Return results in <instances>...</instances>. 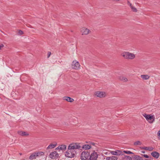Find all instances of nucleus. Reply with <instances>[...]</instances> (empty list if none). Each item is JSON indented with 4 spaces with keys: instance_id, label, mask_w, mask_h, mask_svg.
Wrapping results in <instances>:
<instances>
[{
    "instance_id": "6e6552de",
    "label": "nucleus",
    "mask_w": 160,
    "mask_h": 160,
    "mask_svg": "<svg viewBox=\"0 0 160 160\" xmlns=\"http://www.w3.org/2000/svg\"><path fill=\"white\" fill-rule=\"evenodd\" d=\"M95 94L97 97H99L100 98L104 97H105L106 96L105 92H103L97 91L95 92Z\"/></svg>"
},
{
    "instance_id": "dca6fc26",
    "label": "nucleus",
    "mask_w": 160,
    "mask_h": 160,
    "mask_svg": "<svg viewBox=\"0 0 160 160\" xmlns=\"http://www.w3.org/2000/svg\"><path fill=\"white\" fill-rule=\"evenodd\" d=\"M63 100L70 102H72L74 101V99L73 98L68 97H64Z\"/></svg>"
},
{
    "instance_id": "cd10ccee",
    "label": "nucleus",
    "mask_w": 160,
    "mask_h": 160,
    "mask_svg": "<svg viewBox=\"0 0 160 160\" xmlns=\"http://www.w3.org/2000/svg\"><path fill=\"white\" fill-rule=\"evenodd\" d=\"M127 160H132V157H131L130 156L126 155Z\"/></svg>"
},
{
    "instance_id": "aec40b11",
    "label": "nucleus",
    "mask_w": 160,
    "mask_h": 160,
    "mask_svg": "<svg viewBox=\"0 0 160 160\" xmlns=\"http://www.w3.org/2000/svg\"><path fill=\"white\" fill-rule=\"evenodd\" d=\"M56 145H57L56 143L55 144H50L48 146V147L46 149L48 150L49 149L53 148L56 146Z\"/></svg>"
},
{
    "instance_id": "2eb2a0df",
    "label": "nucleus",
    "mask_w": 160,
    "mask_h": 160,
    "mask_svg": "<svg viewBox=\"0 0 160 160\" xmlns=\"http://www.w3.org/2000/svg\"><path fill=\"white\" fill-rule=\"evenodd\" d=\"M133 160H143L142 158L138 155H134L132 156Z\"/></svg>"
},
{
    "instance_id": "423d86ee",
    "label": "nucleus",
    "mask_w": 160,
    "mask_h": 160,
    "mask_svg": "<svg viewBox=\"0 0 160 160\" xmlns=\"http://www.w3.org/2000/svg\"><path fill=\"white\" fill-rule=\"evenodd\" d=\"M98 157V155L97 152L94 151L91 155H90L89 160H96Z\"/></svg>"
},
{
    "instance_id": "e433bc0d",
    "label": "nucleus",
    "mask_w": 160,
    "mask_h": 160,
    "mask_svg": "<svg viewBox=\"0 0 160 160\" xmlns=\"http://www.w3.org/2000/svg\"><path fill=\"white\" fill-rule=\"evenodd\" d=\"M142 153H145V151H142Z\"/></svg>"
},
{
    "instance_id": "6ab92c4d",
    "label": "nucleus",
    "mask_w": 160,
    "mask_h": 160,
    "mask_svg": "<svg viewBox=\"0 0 160 160\" xmlns=\"http://www.w3.org/2000/svg\"><path fill=\"white\" fill-rule=\"evenodd\" d=\"M142 148L149 151H151L153 149V148L152 147H144Z\"/></svg>"
},
{
    "instance_id": "9d476101",
    "label": "nucleus",
    "mask_w": 160,
    "mask_h": 160,
    "mask_svg": "<svg viewBox=\"0 0 160 160\" xmlns=\"http://www.w3.org/2000/svg\"><path fill=\"white\" fill-rule=\"evenodd\" d=\"M81 32L82 33V34L87 35L89 33L90 31L89 29L85 28H83L81 30Z\"/></svg>"
},
{
    "instance_id": "20e7f679",
    "label": "nucleus",
    "mask_w": 160,
    "mask_h": 160,
    "mask_svg": "<svg viewBox=\"0 0 160 160\" xmlns=\"http://www.w3.org/2000/svg\"><path fill=\"white\" fill-rule=\"evenodd\" d=\"M76 154V151H72L68 149L65 153V155L67 157L72 158L74 157Z\"/></svg>"
},
{
    "instance_id": "72a5a7b5",
    "label": "nucleus",
    "mask_w": 160,
    "mask_h": 160,
    "mask_svg": "<svg viewBox=\"0 0 160 160\" xmlns=\"http://www.w3.org/2000/svg\"><path fill=\"white\" fill-rule=\"evenodd\" d=\"M90 145H92L93 146H94L95 144V143H94V142H91L90 143Z\"/></svg>"
},
{
    "instance_id": "a878e982",
    "label": "nucleus",
    "mask_w": 160,
    "mask_h": 160,
    "mask_svg": "<svg viewBox=\"0 0 160 160\" xmlns=\"http://www.w3.org/2000/svg\"><path fill=\"white\" fill-rule=\"evenodd\" d=\"M123 152L126 154H134V153L132 152H131L129 151H124Z\"/></svg>"
},
{
    "instance_id": "39448f33",
    "label": "nucleus",
    "mask_w": 160,
    "mask_h": 160,
    "mask_svg": "<svg viewBox=\"0 0 160 160\" xmlns=\"http://www.w3.org/2000/svg\"><path fill=\"white\" fill-rule=\"evenodd\" d=\"M80 66V65L79 62L76 60L72 62V68L75 69H78Z\"/></svg>"
},
{
    "instance_id": "f03ea898",
    "label": "nucleus",
    "mask_w": 160,
    "mask_h": 160,
    "mask_svg": "<svg viewBox=\"0 0 160 160\" xmlns=\"http://www.w3.org/2000/svg\"><path fill=\"white\" fill-rule=\"evenodd\" d=\"M90 156V152H82L81 154L80 158L82 160H88Z\"/></svg>"
},
{
    "instance_id": "7c9ffc66",
    "label": "nucleus",
    "mask_w": 160,
    "mask_h": 160,
    "mask_svg": "<svg viewBox=\"0 0 160 160\" xmlns=\"http://www.w3.org/2000/svg\"><path fill=\"white\" fill-rule=\"evenodd\" d=\"M142 155L146 158H149V156L147 154H142Z\"/></svg>"
},
{
    "instance_id": "a211bd4d",
    "label": "nucleus",
    "mask_w": 160,
    "mask_h": 160,
    "mask_svg": "<svg viewBox=\"0 0 160 160\" xmlns=\"http://www.w3.org/2000/svg\"><path fill=\"white\" fill-rule=\"evenodd\" d=\"M35 152L32 153L30 156H29V159H30L32 160L36 158V157H37Z\"/></svg>"
},
{
    "instance_id": "bb28decb",
    "label": "nucleus",
    "mask_w": 160,
    "mask_h": 160,
    "mask_svg": "<svg viewBox=\"0 0 160 160\" xmlns=\"http://www.w3.org/2000/svg\"><path fill=\"white\" fill-rule=\"evenodd\" d=\"M131 8L133 12H137V8L135 7L132 6L131 7Z\"/></svg>"
},
{
    "instance_id": "0eeeda50",
    "label": "nucleus",
    "mask_w": 160,
    "mask_h": 160,
    "mask_svg": "<svg viewBox=\"0 0 160 160\" xmlns=\"http://www.w3.org/2000/svg\"><path fill=\"white\" fill-rule=\"evenodd\" d=\"M143 115L146 118L147 120H151L152 119H153L152 121L151 122H150V123H152L155 120V118L153 115H151L147 114L145 113L143 114Z\"/></svg>"
},
{
    "instance_id": "c9c22d12",
    "label": "nucleus",
    "mask_w": 160,
    "mask_h": 160,
    "mask_svg": "<svg viewBox=\"0 0 160 160\" xmlns=\"http://www.w3.org/2000/svg\"><path fill=\"white\" fill-rule=\"evenodd\" d=\"M129 5H130V7H131H131H132V6H132V5L131 3H129Z\"/></svg>"
},
{
    "instance_id": "412c9836",
    "label": "nucleus",
    "mask_w": 160,
    "mask_h": 160,
    "mask_svg": "<svg viewBox=\"0 0 160 160\" xmlns=\"http://www.w3.org/2000/svg\"><path fill=\"white\" fill-rule=\"evenodd\" d=\"M91 147V145H83L82 148L85 149H90Z\"/></svg>"
},
{
    "instance_id": "ddd939ff",
    "label": "nucleus",
    "mask_w": 160,
    "mask_h": 160,
    "mask_svg": "<svg viewBox=\"0 0 160 160\" xmlns=\"http://www.w3.org/2000/svg\"><path fill=\"white\" fill-rule=\"evenodd\" d=\"M66 148V146L65 145H62L59 146L58 147L56 148V150H61L62 151L65 150Z\"/></svg>"
},
{
    "instance_id": "c85d7f7f",
    "label": "nucleus",
    "mask_w": 160,
    "mask_h": 160,
    "mask_svg": "<svg viewBox=\"0 0 160 160\" xmlns=\"http://www.w3.org/2000/svg\"><path fill=\"white\" fill-rule=\"evenodd\" d=\"M120 160H127V158L126 157V155H124L123 156Z\"/></svg>"
},
{
    "instance_id": "4c0bfd02",
    "label": "nucleus",
    "mask_w": 160,
    "mask_h": 160,
    "mask_svg": "<svg viewBox=\"0 0 160 160\" xmlns=\"http://www.w3.org/2000/svg\"><path fill=\"white\" fill-rule=\"evenodd\" d=\"M128 3H130L129 1H128Z\"/></svg>"
},
{
    "instance_id": "f704fd0d",
    "label": "nucleus",
    "mask_w": 160,
    "mask_h": 160,
    "mask_svg": "<svg viewBox=\"0 0 160 160\" xmlns=\"http://www.w3.org/2000/svg\"><path fill=\"white\" fill-rule=\"evenodd\" d=\"M3 47V45H0V49H1V48Z\"/></svg>"
},
{
    "instance_id": "473e14b6",
    "label": "nucleus",
    "mask_w": 160,
    "mask_h": 160,
    "mask_svg": "<svg viewBox=\"0 0 160 160\" xmlns=\"http://www.w3.org/2000/svg\"><path fill=\"white\" fill-rule=\"evenodd\" d=\"M51 52H48V56L47 57L48 58L50 57V56L51 55Z\"/></svg>"
},
{
    "instance_id": "4be33fe9",
    "label": "nucleus",
    "mask_w": 160,
    "mask_h": 160,
    "mask_svg": "<svg viewBox=\"0 0 160 160\" xmlns=\"http://www.w3.org/2000/svg\"><path fill=\"white\" fill-rule=\"evenodd\" d=\"M141 77L143 80H147L150 77L148 75H142Z\"/></svg>"
},
{
    "instance_id": "c756f323",
    "label": "nucleus",
    "mask_w": 160,
    "mask_h": 160,
    "mask_svg": "<svg viewBox=\"0 0 160 160\" xmlns=\"http://www.w3.org/2000/svg\"><path fill=\"white\" fill-rule=\"evenodd\" d=\"M23 32H22V30H19V31H18V34L20 35H22L23 34Z\"/></svg>"
},
{
    "instance_id": "f8f14e48",
    "label": "nucleus",
    "mask_w": 160,
    "mask_h": 160,
    "mask_svg": "<svg viewBox=\"0 0 160 160\" xmlns=\"http://www.w3.org/2000/svg\"><path fill=\"white\" fill-rule=\"evenodd\" d=\"M18 133L22 136H27L29 135V134L27 132L22 131H18Z\"/></svg>"
},
{
    "instance_id": "f257e3e1",
    "label": "nucleus",
    "mask_w": 160,
    "mask_h": 160,
    "mask_svg": "<svg viewBox=\"0 0 160 160\" xmlns=\"http://www.w3.org/2000/svg\"><path fill=\"white\" fill-rule=\"evenodd\" d=\"M121 55L125 59H132L135 57V55L133 53L128 52H124L121 54Z\"/></svg>"
},
{
    "instance_id": "b1692460",
    "label": "nucleus",
    "mask_w": 160,
    "mask_h": 160,
    "mask_svg": "<svg viewBox=\"0 0 160 160\" xmlns=\"http://www.w3.org/2000/svg\"><path fill=\"white\" fill-rule=\"evenodd\" d=\"M133 144L134 145H142V143L140 141H138L134 142Z\"/></svg>"
},
{
    "instance_id": "2f4dec72",
    "label": "nucleus",
    "mask_w": 160,
    "mask_h": 160,
    "mask_svg": "<svg viewBox=\"0 0 160 160\" xmlns=\"http://www.w3.org/2000/svg\"><path fill=\"white\" fill-rule=\"evenodd\" d=\"M159 137H158V138L159 139H160V130L157 133Z\"/></svg>"
},
{
    "instance_id": "58836bf2",
    "label": "nucleus",
    "mask_w": 160,
    "mask_h": 160,
    "mask_svg": "<svg viewBox=\"0 0 160 160\" xmlns=\"http://www.w3.org/2000/svg\"><path fill=\"white\" fill-rule=\"evenodd\" d=\"M19 154L20 155H22V154L21 153H20Z\"/></svg>"
},
{
    "instance_id": "4468645a",
    "label": "nucleus",
    "mask_w": 160,
    "mask_h": 160,
    "mask_svg": "<svg viewBox=\"0 0 160 160\" xmlns=\"http://www.w3.org/2000/svg\"><path fill=\"white\" fill-rule=\"evenodd\" d=\"M151 155L152 156L156 158H158L160 155L159 153L156 151L152 152L151 153Z\"/></svg>"
},
{
    "instance_id": "1a4fd4ad",
    "label": "nucleus",
    "mask_w": 160,
    "mask_h": 160,
    "mask_svg": "<svg viewBox=\"0 0 160 160\" xmlns=\"http://www.w3.org/2000/svg\"><path fill=\"white\" fill-rule=\"evenodd\" d=\"M49 156L52 158L55 159L58 157V154L56 151H54L51 153Z\"/></svg>"
},
{
    "instance_id": "9b49d317",
    "label": "nucleus",
    "mask_w": 160,
    "mask_h": 160,
    "mask_svg": "<svg viewBox=\"0 0 160 160\" xmlns=\"http://www.w3.org/2000/svg\"><path fill=\"white\" fill-rule=\"evenodd\" d=\"M113 155H121L122 153V152L120 150H116L115 151H111L110 152Z\"/></svg>"
},
{
    "instance_id": "f3484780",
    "label": "nucleus",
    "mask_w": 160,
    "mask_h": 160,
    "mask_svg": "<svg viewBox=\"0 0 160 160\" xmlns=\"http://www.w3.org/2000/svg\"><path fill=\"white\" fill-rule=\"evenodd\" d=\"M118 158L115 156L107 157L106 158V160H117Z\"/></svg>"
},
{
    "instance_id": "7ed1b4c3",
    "label": "nucleus",
    "mask_w": 160,
    "mask_h": 160,
    "mask_svg": "<svg viewBox=\"0 0 160 160\" xmlns=\"http://www.w3.org/2000/svg\"><path fill=\"white\" fill-rule=\"evenodd\" d=\"M81 148L80 145H77L76 143L70 144L68 147V149L72 151H75V149L80 148Z\"/></svg>"
},
{
    "instance_id": "5701e85b",
    "label": "nucleus",
    "mask_w": 160,
    "mask_h": 160,
    "mask_svg": "<svg viewBox=\"0 0 160 160\" xmlns=\"http://www.w3.org/2000/svg\"><path fill=\"white\" fill-rule=\"evenodd\" d=\"M37 157L40 156L44 155V153L42 152H35Z\"/></svg>"
},
{
    "instance_id": "393cba45",
    "label": "nucleus",
    "mask_w": 160,
    "mask_h": 160,
    "mask_svg": "<svg viewBox=\"0 0 160 160\" xmlns=\"http://www.w3.org/2000/svg\"><path fill=\"white\" fill-rule=\"evenodd\" d=\"M120 79L123 81L126 82L128 81V80L127 78H125L124 77H121L120 78Z\"/></svg>"
}]
</instances>
